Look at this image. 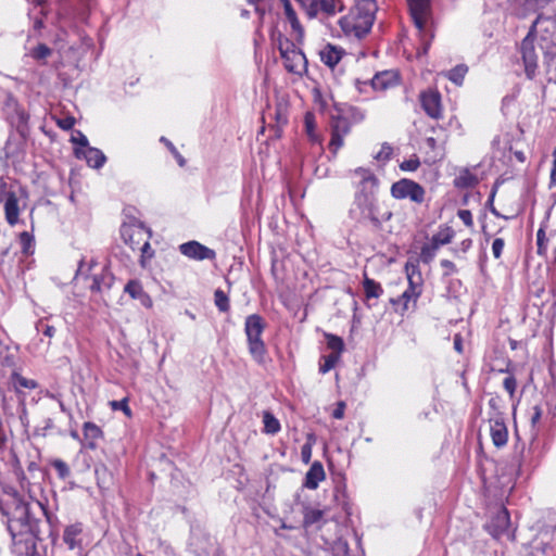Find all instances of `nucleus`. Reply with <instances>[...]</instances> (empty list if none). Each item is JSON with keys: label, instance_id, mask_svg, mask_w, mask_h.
Masks as SVG:
<instances>
[{"label": "nucleus", "instance_id": "nucleus-1", "mask_svg": "<svg viewBox=\"0 0 556 556\" xmlns=\"http://www.w3.org/2000/svg\"><path fill=\"white\" fill-rule=\"evenodd\" d=\"M0 510L8 518L11 535V553L14 556H35L37 553L35 527L30 520L29 506L21 497L11 495L0 500Z\"/></svg>", "mask_w": 556, "mask_h": 556}, {"label": "nucleus", "instance_id": "nucleus-2", "mask_svg": "<svg viewBox=\"0 0 556 556\" xmlns=\"http://www.w3.org/2000/svg\"><path fill=\"white\" fill-rule=\"evenodd\" d=\"M554 37H523L520 43V53L522 56L525 73L529 79L536 75L539 51L544 55V60L549 64L556 58V42Z\"/></svg>", "mask_w": 556, "mask_h": 556}, {"label": "nucleus", "instance_id": "nucleus-3", "mask_svg": "<svg viewBox=\"0 0 556 556\" xmlns=\"http://www.w3.org/2000/svg\"><path fill=\"white\" fill-rule=\"evenodd\" d=\"M377 10L375 0H358L350 13L339 21L344 35H367L372 27Z\"/></svg>", "mask_w": 556, "mask_h": 556}, {"label": "nucleus", "instance_id": "nucleus-4", "mask_svg": "<svg viewBox=\"0 0 556 556\" xmlns=\"http://www.w3.org/2000/svg\"><path fill=\"white\" fill-rule=\"evenodd\" d=\"M121 235L124 242L129 245L131 250H139L141 252L142 265H144V260L152 258L154 254L150 245L152 232L142 223L123 224Z\"/></svg>", "mask_w": 556, "mask_h": 556}, {"label": "nucleus", "instance_id": "nucleus-5", "mask_svg": "<svg viewBox=\"0 0 556 556\" xmlns=\"http://www.w3.org/2000/svg\"><path fill=\"white\" fill-rule=\"evenodd\" d=\"M265 329V323L262 316L257 314L249 315L244 323V332L248 340L249 352L252 358L260 365L265 364L267 350L262 333Z\"/></svg>", "mask_w": 556, "mask_h": 556}, {"label": "nucleus", "instance_id": "nucleus-6", "mask_svg": "<svg viewBox=\"0 0 556 556\" xmlns=\"http://www.w3.org/2000/svg\"><path fill=\"white\" fill-rule=\"evenodd\" d=\"M28 194L22 187L14 189L7 188L5 184L0 185V202H3L4 217L10 226L20 223V213L26 206Z\"/></svg>", "mask_w": 556, "mask_h": 556}, {"label": "nucleus", "instance_id": "nucleus-7", "mask_svg": "<svg viewBox=\"0 0 556 556\" xmlns=\"http://www.w3.org/2000/svg\"><path fill=\"white\" fill-rule=\"evenodd\" d=\"M276 45L283 66L289 73L300 77L307 73V60L305 54L289 37H278Z\"/></svg>", "mask_w": 556, "mask_h": 556}, {"label": "nucleus", "instance_id": "nucleus-8", "mask_svg": "<svg viewBox=\"0 0 556 556\" xmlns=\"http://www.w3.org/2000/svg\"><path fill=\"white\" fill-rule=\"evenodd\" d=\"M350 214L357 222L370 220L375 226L380 225L376 214V201L371 191L358 190L356 192Z\"/></svg>", "mask_w": 556, "mask_h": 556}, {"label": "nucleus", "instance_id": "nucleus-9", "mask_svg": "<svg viewBox=\"0 0 556 556\" xmlns=\"http://www.w3.org/2000/svg\"><path fill=\"white\" fill-rule=\"evenodd\" d=\"M391 194L397 200L409 199L414 203L421 204L425 201L426 191L416 181L403 178L391 186Z\"/></svg>", "mask_w": 556, "mask_h": 556}, {"label": "nucleus", "instance_id": "nucleus-10", "mask_svg": "<svg viewBox=\"0 0 556 556\" xmlns=\"http://www.w3.org/2000/svg\"><path fill=\"white\" fill-rule=\"evenodd\" d=\"M329 128L331 138L328 149L333 155H336L343 147L345 136L351 131V123L349 118L343 115H331Z\"/></svg>", "mask_w": 556, "mask_h": 556}, {"label": "nucleus", "instance_id": "nucleus-11", "mask_svg": "<svg viewBox=\"0 0 556 556\" xmlns=\"http://www.w3.org/2000/svg\"><path fill=\"white\" fill-rule=\"evenodd\" d=\"M59 16L62 30L67 33L78 30V25L86 20V12L72 4L64 3L60 9Z\"/></svg>", "mask_w": 556, "mask_h": 556}, {"label": "nucleus", "instance_id": "nucleus-12", "mask_svg": "<svg viewBox=\"0 0 556 556\" xmlns=\"http://www.w3.org/2000/svg\"><path fill=\"white\" fill-rule=\"evenodd\" d=\"M412 20L419 31L426 30L431 16V0H407Z\"/></svg>", "mask_w": 556, "mask_h": 556}, {"label": "nucleus", "instance_id": "nucleus-13", "mask_svg": "<svg viewBox=\"0 0 556 556\" xmlns=\"http://www.w3.org/2000/svg\"><path fill=\"white\" fill-rule=\"evenodd\" d=\"M421 108L428 116L434 119L442 117L441 94L437 90L429 89L420 94Z\"/></svg>", "mask_w": 556, "mask_h": 556}, {"label": "nucleus", "instance_id": "nucleus-14", "mask_svg": "<svg viewBox=\"0 0 556 556\" xmlns=\"http://www.w3.org/2000/svg\"><path fill=\"white\" fill-rule=\"evenodd\" d=\"M510 526V517L509 513L506 508L501 507L492 517L491 521L486 525V530L489 533L498 539L505 533H508V529Z\"/></svg>", "mask_w": 556, "mask_h": 556}, {"label": "nucleus", "instance_id": "nucleus-15", "mask_svg": "<svg viewBox=\"0 0 556 556\" xmlns=\"http://www.w3.org/2000/svg\"><path fill=\"white\" fill-rule=\"evenodd\" d=\"M179 251L182 255L195 261L213 260L216 256L212 249L198 241H189L180 244Z\"/></svg>", "mask_w": 556, "mask_h": 556}, {"label": "nucleus", "instance_id": "nucleus-16", "mask_svg": "<svg viewBox=\"0 0 556 556\" xmlns=\"http://www.w3.org/2000/svg\"><path fill=\"white\" fill-rule=\"evenodd\" d=\"M490 435L496 447L501 448L507 444L508 430L503 418L498 415L490 419Z\"/></svg>", "mask_w": 556, "mask_h": 556}, {"label": "nucleus", "instance_id": "nucleus-17", "mask_svg": "<svg viewBox=\"0 0 556 556\" xmlns=\"http://www.w3.org/2000/svg\"><path fill=\"white\" fill-rule=\"evenodd\" d=\"M527 35H556V17L538 15Z\"/></svg>", "mask_w": 556, "mask_h": 556}, {"label": "nucleus", "instance_id": "nucleus-18", "mask_svg": "<svg viewBox=\"0 0 556 556\" xmlns=\"http://www.w3.org/2000/svg\"><path fill=\"white\" fill-rule=\"evenodd\" d=\"M75 155L78 159H85L90 167L97 169L101 168L106 162V156L104 153L101 150L92 147H89L85 150L75 149Z\"/></svg>", "mask_w": 556, "mask_h": 556}, {"label": "nucleus", "instance_id": "nucleus-19", "mask_svg": "<svg viewBox=\"0 0 556 556\" xmlns=\"http://www.w3.org/2000/svg\"><path fill=\"white\" fill-rule=\"evenodd\" d=\"M9 384L12 387L14 392L22 397L21 400H25V393L22 391L23 389L34 390L38 388V383L34 379H28L18 374V371L13 370L9 378Z\"/></svg>", "mask_w": 556, "mask_h": 556}, {"label": "nucleus", "instance_id": "nucleus-20", "mask_svg": "<svg viewBox=\"0 0 556 556\" xmlns=\"http://www.w3.org/2000/svg\"><path fill=\"white\" fill-rule=\"evenodd\" d=\"M83 523L75 522L64 529L63 541L70 549L81 547Z\"/></svg>", "mask_w": 556, "mask_h": 556}, {"label": "nucleus", "instance_id": "nucleus-21", "mask_svg": "<svg viewBox=\"0 0 556 556\" xmlns=\"http://www.w3.org/2000/svg\"><path fill=\"white\" fill-rule=\"evenodd\" d=\"M325 478L326 473L324 466L320 462L316 460L312 464L311 468L306 472L303 485L309 490H316L319 485V482L325 480Z\"/></svg>", "mask_w": 556, "mask_h": 556}, {"label": "nucleus", "instance_id": "nucleus-22", "mask_svg": "<svg viewBox=\"0 0 556 556\" xmlns=\"http://www.w3.org/2000/svg\"><path fill=\"white\" fill-rule=\"evenodd\" d=\"M355 184L359 190L371 191L377 185V178L367 168L358 167L353 172Z\"/></svg>", "mask_w": 556, "mask_h": 556}, {"label": "nucleus", "instance_id": "nucleus-23", "mask_svg": "<svg viewBox=\"0 0 556 556\" xmlns=\"http://www.w3.org/2000/svg\"><path fill=\"white\" fill-rule=\"evenodd\" d=\"M397 84V75L393 71H383L377 73L371 79V86L375 90H387Z\"/></svg>", "mask_w": 556, "mask_h": 556}, {"label": "nucleus", "instance_id": "nucleus-24", "mask_svg": "<svg viewBox=\"0 0 556 556\" xmlns=\"http://www.w3.org/2000/svg\"><path fill=\"white\" fill-rule=\"evenodd\" d=\"M321 62L330 68H333L342 59L344 50L332 45H327L320 51Z\"/></svg>", "mask_w": 556, "mask_h": 556}, {"label": "nucleus", "instance_id": "nucleus-25", "mask_svg": "<svg viewBox=\"0 0 556 556\" xmlns=\"http://www.w3.org/2000/svg\"><path fill=\"white\" fill-rule=\"evenodd\" d=\"M85 444L88 448H96L97 440L103 434L99 426L91 421H87L83 427Z\"/></svg>", "mask_w": 556, "mask_h": 556}, {"label": "nucleus", "instance_id": "nucleus-26", "mask_svg": "<svg viewBox=\"0 0 556 556\" xmlns=\"http://www.w3.org/2000/svg\"><path fill=\"white\" fill-rule=\"evenodd\" d=\"M304 128H305V132H306L308 139L313 143H319V144L321 143V137L316 131V118H315L314 113H312V112H306L305 113V115H304Z\"/></svg>", "mask_w": 556, "mask_h": 556}, {"label": "nucleus", "instance_id": "nucleus-27", "mask_svg": "<svg viewBox=\"0 0 556 556\" xmlns=\"http://www.w3.org/2000/svg\"><path fill=\"white\" fill-rule=\"evenodd\" d=\"M94 475L97 479V484L101 490L110 489L113 477L105 465H97L94 468Z\"/></svg>", "mask_w": 556, "mask_h": 556}, {"label": "nucleus", "instance_id": "nucleus-28", "mask_svg": "<svg viewBox=\"0 0 556 556\" xmlns=\"http://www.w3.org/2000/svg\"><path fill=\"white\" fill-rule=\"evenodd\" d=\"M405 268H406V275H407V280H408V288H410L412 290L417 291L418 293L421 294L422 279H421V274L418 270L417 266H415V265L409 266L407 264Z\"/></svg>", "mask_w": 556, "mask_h": 556}, {"label": "nucleus", "instance_id": "nucleus-29", "mask_svg": "<svg viewBox=\"0 0 556 556\" xmlns=\"http://www.w3.org/2000/svg\"><path fill=\"white\" fill-rule=\"evenodd\" d=\"M468 73V66L465 64H458L452 70L447 71L444 76L454 83L456 86H462L466 74Z\"/></svg>", "mask_w": 556, "mask_h": 556}, {"label": "nucleus", "instance_id": "nucleus-30", "mask_svg": "<svg viewBox=\"0 0 556 556\" xmlns=\"http://www.w3.org/2000/svg\"><path fill=\"white\" fill-rule=\"evenodd\" d=\"M453 237L454 230L446 226L441 228L437 233L432 236L431 243H433L437 248H440L441 245L450 243Z\"/></svg>", "mask_w": 556, "mask_h": 556}, {"label": "nucleus", "instance_id": "nucleus-31", "mask_svg": "<svg viewBox=\"0 0 556 556\" xmlns=\"http://www.w3.org/2000/svg\"><path fill=\"white\" fill-rule=\"evenodd\" d=\"M113 283V277L103 273L101 276H94L90 289L96 292H101L103 289H110Z\"/></svg>", "mask_w": 556, "mask_h": 556}, {"label": "nucleus", "instance_id": "nucleus-32", "mask_svg": "<svg viewBox=\"0 0 556 556\" xmlns=\"http://www.w3.org/2000/svg\"><path fill=\"white\" fill-rule=\"evenodd\" d=\"M363 287L367 299H377L382 294V288L380 283L376 282L374 279H370L368 277H365Z\"/></svg>", "mask_w": 556, "mask_h": 556}, {"label": "nucleus", "instance_id": "nucleus-33", "mask_svg": "<svg viewBox=\"0 0 556 556\" xmlns=\"http://www.w3.org/2000/svg\"><path fill=\"white\" fill-rule=\"evenodd\" d=\"M124 291L128 293L132 299L139 300L144 298L148 300V294L143 291V288L138 280L128 281L124 288Z\"/></svg>", "mask_w": 556, "mask_h": 556}, {"label": "nucleus", "instance_id": "nucleus-34", "mask_svg": "<svg viewBox=\"0 0 556 556\" xmlns=\"http://www.w3.org/2000/svg\"><path fill=\"white\" fill-rule=\"evenodd\" d=\"M29 1L34 5V11H37V12H33V14H35L34 25H33L34 29L40 30L43 26V22H42V17H40L39 15H42L45 12L46 0H29Z\"/></svg>", "mask_w": 556, "mask_h": 556}, {"label": "nucleus", "instance_id": "nucleus-35", "mask_svg": "<svg viewBox=\"0 0 556 556\" xmlns=\"http://www.w3.org/2000/svg\"><path fill=\"white\" fill-rule=\"evenodd\" d=\"M264 430L266 433L276 434L280 430L279 420L269 412L263 415Z\"/></svg>", "mask_w": 556, "mask_h": 556}, {"label": "nucleus", "instance_id": "nucleus-36", "mask_svg": "<svg viewBox=\"0 0 556 556\" xmlns=\"http://www.w3.org/2000/svg\"><path fill=\"white\" fill-rule=\"evenodd\" d=\"M327 340V346L331 350V354H337L338 356H341L343 350H344V342L343 340L331 333L326 334Z\"/></svg>", "mask_w": 556, "mask_h": 556}, {"label": "nucleus", "instance_id": "nucleus-37", "mask_svg": "<svg viewBox=\"0 0 556 556\" xmlns=\"http://www.w3.org/2000/svg\"><path fill=\"white\" fill-rule=\"evenodd\" d=\"M438 250H439V248H437L431 242L422 245V248L420 250V255H419L421 262L425 264H430L433 261V258L435 257Z\"/></svg>", "mask_w": 556, "mask_h": 556}, {"label": "nucleus", "instance_id": "nucleus-38", "mask_svg": "<svg viewBox=\"0 0 556 556\" xmlns=\"http://www.w3.org/2000/svg\"><path fill=\"white\" fill-rule=\"evenodd\" d=\"M214 302L216 307L223 313L228 312L230 308L229 299L227 294L220 289L215 290Z\"/></svg>", "mask_w": 556, "mask_h": 556}, {"label": "nucleus", "instance_id": "nucleus-39", "mask_svg": "<svg viewBox=\"0 0 556 556\" xmlns=\"http://www.w3.org/2000/svg\"><path fill=\"white\" fill-rule=\"evenodd\" d=\"M324 511L316 508H307L304 513V525L313 526L321 521Z\"/></svg>", "mask_w": 556, "mask_h": 556}, {"label": "nucleus", "instance_id": "nucleus-40", "mask_svg": "<svg viewBox=\"0 0 556 556\" xmlns=\"http://www.w3.org/2000/svg\"><path fill=\"white\" fill-rule=\"evenodd\" d=\"M285 11H286V16L289 21V23L291 24L292 28L294 31H298L299 35H302L303 33V29L300 25V22L298 21L296 18V14L294 12V10L292 9L291 4L289 3V1H286V4H285Z\"/></svg>", "mask_w": 556, "mask_h": 556}, {"label": "nucleus", "instance_id": "nucleus-41", "mask_svg": "<svg viewBox=\"0 0 556 556\" xmlns=\"http://www.w3.org/2000/svg\"><path fill=\"white\" fill-rule=\"evenodd\" d=\"M308 17L313 18L319 12L320 0H298Z\"/></svg>", "mask_w": 556, "mask_h": 556}, {"label": "nucleus", "instance_id": "nucleus-42", "mask_svg": "<svg viewBox=\"0 0 556 556\" xmlns=\"http://www.w3.org/2000/svg\"><path fill=\"white\" fill-rule=\"evenodd\" d=\"M340 357L341 356H338L337 354H331V353L329 355L323 356L324 362L319 365V372L326 374V372L330 371L332 368H334L337 363L340 361Z\"/></svg>", "mask_w": 556, "mask_h": 556}, {"label": "nucleus", "instance_id": "nucleus-43", "mask_svg": "<svg viewBox=\"0 0 556 556\" xmlns=\"http://www.w3.org/2000/svg\"><path fill=\"white\" fill-rule=\"evenodd\" d=\"M20 243L22 245V251L25 254L31 253V249L34 247V236L28 231H23L20 233Z\"/></svg>", "mask_w": 556, "mask_h": 556}, {"label": "nucleus", "instance_id": "nucleus-44", "mask_svg": "<svg viewBox=\"0 0 556 556\" xmlns=\"http://www.w3.org/2000/svg\"><path fill=\"white\" fill-rule=\"evenodd\" d=\"M71 141L76 146L75 149L85 150L89 148V142L87 137L80 131L75 130L72 135Z\"/></svg>", "mask_w": 556, "mask_h": 556}, {"label": "nucleus", "instance_id": "nucleus-45", "mask_svg": "<svg viewBox=\"0 0 556 556\" xmlns=\"http://www.w3.org/2000/svg\"><path fill=\"white\" fill-rule=\"evenodd\" d=\"M161 142H163L167 148L168 150L170 151V153L173 154V156L176 159L177 163L179 164V166H185L186 164V160L184 159V156L178 152V150L176 149V147L165 137H161L160 139Z\"/></svg>", "mask_w": 556, "mask_h": 556}, {"label": "nucleus", "instance_id": "nucleus-46", "mask_svg": "<svg viewBox=\"0 0 556 556\" xmlns=\"http://www.w3.org/2000/svg\"><path fill=\"white\" fill-rule=\"evenodd\" d=\"M50 54H51V49L42 43L38 45L36 48H34L30 51V55L38 61L45 60Z\"/></svg>", "mask_w": 556, "mask_h": 556}, {"label": "nucleus", "instance_id": "nucleus-47", "mask_svg": "<svg viewBox=\"0 0 556 556\" xmlns=\"http://www.w3.org/2000/svg\"><path fill=\"white\" fill-rule=\"evenodd\" d=\"M52 466L56 470V472L61 479H66L71 475L70 467L62 459L53 460Z\"/></svg>", "mask_w": 556, "mask_h": 556}, {"label": "nucleus", "instance_id": "nucleus-48", "mask_svg": "<svg viewBox=\"0 0 556 556\" xmlns=\"http://www.w3.org/2000/svg\"><path fill=\"white\" fill-rule=\"evenodd\" d=\"M420 165L418 156L414 155L409 160H405L400 164L403 172H415Z\"/></svg>", "mask_w": 556, "mask_h": 556}, {"label": "nucleus", "instance_id": "nucleus-49", "mask_svg": "<svg viewBox=\"0 0 556 556\" xmlns=\"http://www.w3.org/2000/svg\"><path fill=\"white\" fill-rule=\"evenodd\" d=\"M111 407L113 410H123L125 413L126 416H131V410L128 406V401L127 399H123L121 401H112L110 403Z\"/></svg>", "mask_w": 556, "mask_h": 556}, {"label": "nucleus", "instance_id": "nucleus-50", "mask_svg": "<svg viewBox=\"0 0 556 556\" xmlns=\"http://www.w3.org/2000/svg\"><path fill=\"white\" fill-rule=\"evenodd\" d=\"M419 295H420V293H418L417 291H414L410 288H407L401 296V300L404 301V307L407 308L409 302L415 303L417 301V299L419 298Z\"/></svg>", "mask_w": 556, "mask_h": 556}, {"label": "nucleus", "instance_id": "nucleus-51", "mask_svg": "<svg viewBox=\"0 0 556 556\" xmlns=\"http://www.w3.org/2000/svg\"><path fill=\"white\" fill-rule=\"evenodd\" d=\"M503 387L509 393L510 397H513L517 388V381L515 377L511 375L506 376L503 381Z\"/></svg>", "mask_w": 556, "mask_h": 556}, {"label": "nucleus", "instance_id": "nucleus-52", "mask_svg": "<svg viewBox=\"0 0 556 556\" xmlns=\"http://www.w3.org/2000/svg\"><path fill=\"white\" fill-rule=\"evenodd\" d=\"M319 11L327 15L336 14V3L333 0H320Z\"/></svg>", "mask_w": 556, "mask_h": 556}, {"label": "nucleus", "instance_id": "nucleus-53", "mask_svg": "<svg viewBox=\"0 0 556 556\" xmlns=\"http://www.w3.org/2000/svg\"><path fill=\"white\" fill-rule=\"evenodd\" d=\"M313 98L314 102L319 106L320 110H325L328 106V102L318 87L313 89Z\"/></svg>", "mask_w": 556, "mask_h": 556}, {"label": "nucleus", "instance_id": "nucleus-54", "mask_svg": "<svg viewBox=\"0 0 556 556\" xmlns=\"http://www.w3.org/2000/svg\"><path fill=\"white\" fill-rule=\"evenodd\" d=\"M553 2L556 0H525L527 8L531 10L542 9Z\"/></svg>", "mask_w": 556, "mask_h": 556}, {"label": "nucleus", "instance_id": "nucleus-55", "mask_svg": "<svg viewBox=\"0 0 556 556\" xmlns=\"http://www.w3.org/2000/svg\"><path fill=\"white\" fill-rule=\"evenodd\" d=\"M333 551L334 556H349V545L345 541H337Z\"/></svg>", "mask_w": 556, "mask_h": 556}, {"label": "nucleus", "instance_id": "nucleus-56", "mask_svg": "<svg viewBox=\"0 0 556 556\" xmlns=\"http://www.w3.org/2000/svg\"><path fill=\"white\" fill-rule=\"evenodd\" d=\"M505 247V242L502 238H496L493 243H492V253H493V256L495 258H500L502 253H503V249Z\"/></svg>", "mask_w": 556, "mask_h": 556}, {"label": "nucleus", "instance_id": "nucleus-57", "mask_svg": "<svg viewBox=\"0 0 556 556\" xmlns=\"http://www.w3.org/2000/svg\"><path fill=\"white\" fill-rule=\"evenodd\" d=\"M392 152H393L392 148H391L389 144L384 143V144L381 147L380 151L376 154V156H375V157H376L378 161H387V160H389V159H390V156H391Z\"/></svg>", "mask_w": 556, "mask_h": 556}, {"label": "nucleus", "instance_id": "nucleus-58", "mask_svg": "<svg viewBox=\"0 0 556 556\" xmlns=\"http://www.w3.org/2000/svg\"><path fill=\"white\" fill-rule=\"evenodd\" d=\"M457 215L467 227L473 226L472 214L469 210H459Z\"/></svg>", "mask_w": 556, "mask_h": 556}, {"label": "nucleus", "instance_id": "nucleus-59", "mask_svg": "<svg viewBox=\"0 0 556 556\" xmlns=\"http://www.w3.org/2000/svg\"><path fill=\"white\" fill-rule=\"evenodd\" d=\"M541 417H542V409L538 405L533 406L530 412V422H531L532 428H535V426L540 421Z\"/></svg>", "mask_w": 556, "mask_h": 556}, {"label": "nucleus", "instance_id": "nucleus-60", "mask_svg": "<svg viewBox=\"0 0 556 556\" xmlns=\"http://www.w3.org/2000/svg\"><path fill=\"white\" fill-rule=\"evenodd\" d=\"M75 118L72 116H67L65 118L58 119V126L62 128L63 130H70L75 125Z\"/></svg>", "mask_w": 556, "mask_h": 556}, {"label": "nucleus", "instance_id": "nucleus-61", "mask_svg": "<svg viewBox=\"0 0 556 556\" xmlns=\"http://www.w3.org/2000/svg\"><path fill=\"white\" fill-rule=\"evenodd\" d=\"M301 457L303 463L308 464L312 457V443L308 441L301 448Z\"/></svg>", "mask_w": 556, "mask_h": 556}, {"label": "nucleus", "instance_id": "nucleus-62", "mask_svg": "<svg viewBox=\"0 0 556 556\" xmlns=\"http://www.w3.org/2000/svg\"><path fill=\"white\" fill-rule=\"evenodd\" d=\"M90 268H91V266H90V265H88V266H87V265H86V263H85V261H84V260H81V261L79 262L78 268H77V270H76V276H75V278H78V277H80V276H87V274L89 273Z\"/></svg>", "mask_w": 556, "mask_h": 556}, {"label": "nucleus", "instance_id": "nucleus-63", "mask_svg": "<svg viewBox=\"0 0 556 556\" xmlns=\"http://www.w3.org/2000/svg\"><path fill=\"white\" fill-rule=\"evenodd\" d=\"M37 505H38V506L40 507V509L42 510V513H43V515H45V517H46V519H47L48 523L52 525V523H53V521H55V520H56V517H55L53 514H51V513L47 509V507H46L41 502H37Z\"/></svg>", "mask_w": 556, "mask_h": 556}, {"label": "nucleus", "instance_id": "nucleus-64", "mask_svg": "<svg viewBox=\"0 0 556 556\" xmlns=\"http://www.w3.org/2000/svg\"><path fill=\"white\" fill-rule=\"evenodd\" d=\"M440 264L442 268L446 269L447 275L456 271L455 264L450 260H442Z\"/></svg>", "mask_w": 556, "mask_h": 556}]
</instances>
